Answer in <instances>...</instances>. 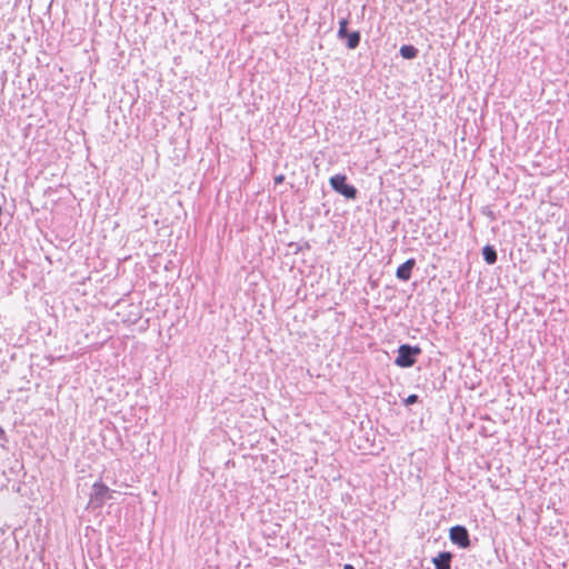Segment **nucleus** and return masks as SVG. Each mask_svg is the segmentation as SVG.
<instances>
[{
    "label": "nucleus",
    "mask_w": 569,
    "mask_h": 569,
    "mask_svg": "<svg viewBox=\"0 0 569 569\" xmlns=\"http://www.w3.org/2000/svg\"><path fill=\"white\" fill-rule=\"evenodd\" d=\"M421 349L418 346L401 345L398 349V356L395 365L400 368H410L416 362V357L420 355Z\"/></svg>",
    "instance_id": "1"
},
{
    "label": "nucleus",
    "mask_w": 569,
    "mask_h": 569,
    "mask_svg": "<svg viewBox=\"0 0 569 569\" xmlns=\"http://www.w3.org/2000/svg\"><path fill=\"white\" fill-rule=\"evenodd\" d=\"M331 188L347 199H356L358 190L352 184L347 183L346 174H335L329 180Z\"/></svg>",
    "instance_id": "2"
},
{
    "label": "nucleus",
    "mask_w": 569,
    "mask_h": 569,
    "mask_svg": "<svg viewBox=\"0 0 569 569\" xmlns=\"http://www.w3.org/2000/svg\"><path fill=\"white\" fill-rule=\"evenodd\" d=\"M114 491L110 490L104 483L102 482H96L92 486V491L90 493V501L89 503L93 508L101 507L107 500L112 499V493Z\"/></svg>",
    "instance_id": "3"
},
{
    "label": "nucleus",
    "mask_w": 569,
    "mask_h": 569,
    "mask_svg": "<svg viewBox=\"0 0 569 569\" xmlns=\"http://www.w3.org/2000/svg\"><path fill=\"white\" fill-rule=\"evenodd\" d=\"M449 538L452 543L460 548H468L470 546L469 532L466 527L457 525L449 531Z\"/></svg>",
    "instance_id": "4"
},
{
    "label": "nucleus",
    "mask_w": 569,
    "mask_h": 569,
    "mask_svg": "<svg viewBox=\"0 0 569 569\" xmlns=\"http://www.w3.org/2000/svg\"><path fill=\"white\" fill-rule=\"evenodd\" d=\"M416 264L413 258L408 259L397 268L396 276L399 280L408 281L411 277L412 269Z\"/></svg>",
    "instance_id": "5"
},
{
    "label": "nucleus",
    "mask_w": 569,
    "mask_h": 569,
    "mask_svg": "<svg viewBox=\"0 0 569 569\" xmlns=\"http://www.w3.org/2000/svg\"><path fill=\"white\" fill-rule=\"evenodd\" d=\"M452 555L449 551L440 552L432 559L436 569H450Z\"/></svg>",
    "instance_id": "6"
},
{
    "label": "nucleus",
    "mask_w": 569,
    "mask_h": 569,
    "mask_svg": "<svg viewBox=\"0 0 569 569\" xmlns=\"http://www.w3.org/2000/svg\"><path fill=\"white\" fill-rule=\"evenodd\" d=\"M482 257L483 260L488 264H493L497 262L498 254L493 246L487 244L482 248Z\"/></svg>",
    "instance_id": "7"
},
{
    "label": "nucleus",
    "mask_w": 569,
    "mask_h": 569,
    "mask_svg": "<svg viewBox=\"0 0 569 569\" xmlns=\"http://www.w3.org/2000/svg\"><path fill=\"white\" fill-rule=\"evenodd\" d=\"M399 51L405 59H415L419 52L418 49L411 44L401 46Z\"/></svg>",
    "instance_id": "8"
},
{
    "label": "nucleus",
    "mask_w": 569,
    "mask_h": 569,
    "mask_svg": "<svg viewBox=\"0 0 569 569\" xmlns=\"http://www.w3.org/2000/svg\"><path fill=\"white\" fill-rule=\"evenodd\" d=\"M346 38L347 47L349 49H356L359 46L361 39L359 31L349 32Z\"/></svg>",
    "instance_id": "9"
},
{
    "label": "nucleus",
    "mask_w": 569,
    "mask_h": 569,
    "mask_svg": "<svg viewBox=\"0 0 569 569\" xmlns=\"http://www.w3.org/2000/svg\"><path fill=\"white\" fill-rule=\"evenodd\" d=\"M347 27H348V20L346 18L341 19L339 21V30H338V37L340 39L346 38L347 34L349 33Z\"/></svg>",
    "instance_id": "10"
},
{
    "label": "nucleus",
    "mask_w": 569,
    "mask_h": 569,
    "mask_svg": "<svg viewBox=\"0 0 569 569\" xmlns=\"http://www.w3.org/2000/svg\"><path fill=\"white\" fill-rule=\"evenodd\" d=\"M417 401H418V396L417 395H410L405 400L406 405H412V403H416Z\"/></svg>",
    "instance_id": "11"
},
{
    "label": "nucleus",
    "mask_w": 569,
    "mask_h": 569,
    "mask_svg": "<svg viewBox=\"0 0 569 569\" xmlns=\"http://www.w3.org/2000/svg\"><path fill=\"white\" fill-rule=\"evenodd\" d=\"M343 569H355V567L352 565L347 563L343 566Z\"/></svg>",
    "instance_id": "12"
},
{
    "label": "nucleus",
    "mask_w": 569,
    "mask_h": 569,
    "mask_svg": "<svg viewBox=\"0 0 569 569\" xmlns=\"http://www.w3.org/2000/svg\"><path fill=\"white\" fill-rule=\"evenodd\" d=\"M282 179H283V177H282V176H279V177H277V178H276V182H281V181H282Z\"/></svg>",
    "instance_id": "13"
},
{
    "label": "nucleus",
    "mask_w": 569,
    "mask_h": 569,
    "mask_svg": "<svg viewBox=\"0 0 569 569\" xmlns=\"http://www.w3.org/2000/svg\"><path fill=\"white\" fill-rule=\"evenodd\" d=\"M3 433L4 432H3L2 428L0 427V436H3Z\"/></svg>",
    "instance_id": "14"
}]
</instances>
